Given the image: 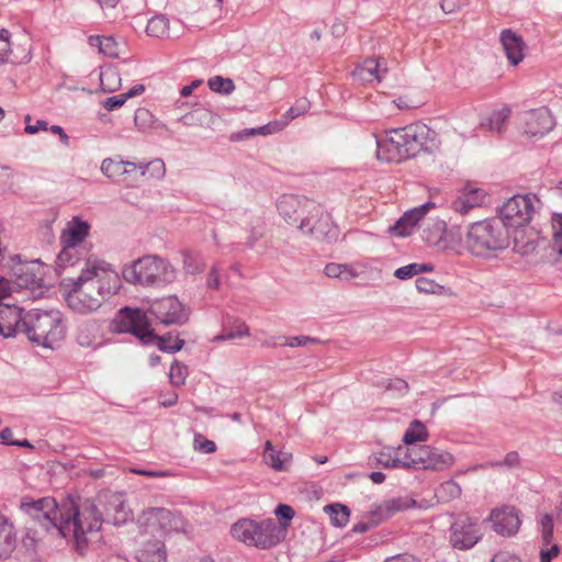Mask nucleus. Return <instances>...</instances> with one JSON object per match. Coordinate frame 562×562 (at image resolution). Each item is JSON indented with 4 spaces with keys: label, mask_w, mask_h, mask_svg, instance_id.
Here are the masks:
<instances>
[{
    "label": "nucleus",
    "mask_w": 562,
    "mask_h": 562,
    "mask_svg": "<svg viewBox=\"0 0 562 562\" xmlns=\"http://www.w3.org/2000/svg\"><path fill=\"white\" fill-rule=\"evenodd\" d=\"M424 128L418 125H408L386 132L383 143L375 135H370L362 142L366 151H372L381 161L400 162L415 157L424 147Z\"/></svg>",
    "instance_id": "1"
},
{
    "label": "nucleus",
    "mask_w": 562,
    "mask_h": 562,
    "mask_svg": "<svg viewBox=\"0 0 562 562\" xmlns=\"http://www.w3.org/2000/svg\"><path fill=\"white\" fill-rule=\"evenodd\" d=\"M20 507L53 536L59 538L68 536L70 513L69 510H61L54 498L42 497L32 499L24 497L21 501Z\"/></svg>",
    "instance_id": "2"
},
{
    "label": "nucleus",
    "mask_w": 562,
    "mask_h": 562,
    "mask_svg": "<svg viewBox=\"0 0 562 562\" xmlns=\"http://www.w3.org/2000/svg\"><path fill=\"white\" fill-rule=\"evenodd\" d=\"M21 326L22 333L31 341L46 348H54L66 334L58 314L54 312H31L23 318Z\"/></svg>",
    "instance_id": "3"
},
{
    "label": "nucleus",
    "mask_w": 562,
    "mask_h": 562,
    "mask_svg": "<svg viewBox=\"0 0 562 562\" xmlns=\"http://www.w3.org/2000/svg\"><path fill=\"white\" fill-rule=\"evenodd\" d=\"M114 329L121 333L131 331L144 344H156L164 352L179 351L184 345L182 339L176 338L172 346H167L166 338H159L154 334L146 314L138 308L121 310L114 323Z\"/></svg>",
    "instance_id": "4"
},
{
    "label": "nucleus",
    "mask_w": 562,
    "mask_h": 562,
    "mask_svg": "<svg viewBox=\"0 0 562 562\" xmlns=\"http://www.w3.org/2000/svg\"><path fill=\"white\" fill-rule=\"evenodd\" d=\"M508 236L496 218H485L471 224L465 238V247L475 255L504 249Z\"/></svg>",
    "instance_id": "5"
},
{
    "label": "nucleus",
    "mask_w": 562,
    "mask_h": 562,
    "mask_svg": "<svg viewBox=\"0 0 562 562\" xmlns=\"http://www.w3.org/2000/svg\"><path fill=\"white\" fill-rule=\"evenodd\" d=\"M137 525L142 535L155 542H162L180 529L178 514L164 507H149L143 510Z\"/></svg>",
    "instance_id": "6"
},
{
    "label": "nucleus",
    "mask_w": 562,
    "mask_h": 562,
    "mask_svg": "<svg viewBox=\"0 0 562 562\" xmlns=\"http://www.w3.org/2000/svg\"><path fill=\"white\" fill-rule=\"evenodd\" d=\"M383 467L385 468H416V469H441L452 462L449 453H439L430 447L406 448L404 457H391L384 454Z\"/></svg>",
    "instance_id": "7"
},
{
    "label": "nucleus",
    "mask_w": 562,
    "mask_h": 562,
    "mask_svg": "<svg viewBox=\"0 0 562 562\" xmlns=\"http://www.w3.org/2000/svg\"><path fill=\"white\" fill-rule=\"evenodd\" d=\"M173 273L175 269L168 260L157 256H144L132 263L124 272V278L134 284L151 285Z\"/></svg>",
    "instance_id": "8"
},
{
    "label": "nucleus",
    "mask_w": 562,
    "mask_h": 562,
    "mask_svg": "<svg viewBox=\"0 0 562 562\" xmlns=\"http://www.w3.org/2000/svg\"><path fill=\"white\" fill-rule=\"evenodd\" d=\"M234 537L247 544L259 548H269L282 541L283 532L271 521L257 524L252 520L244 519L233 526Z\"/></svg>",
    "instance_id": "9"
},
{
    "label": "nucleus",
    "mask_w": 562,
    "mask_h": 562,
    "mask_svg": "<svg viewBox=\"0 0 562 562\" xmlns=\"http://www.w3.org/2000/svg\"><path fill=\"white\" fill-rule=\"evenodd\" d=\"M535 205L528 195L516 194L506 200L498 210L505 226L514 229L525 228L532 220Z\"/></svg>",
    "instance_id": "10"
},
{
    "label": "nucleus",
    "mask_w": 562,
    "mask_h": 562,
    "mask_svg": "<svg viewBox=\"0 0 562 562\" xmlns=\"http://www.w3.org/2000/svg\"><path fill=\"white\" fill-rule=\"evenodd\" d=\"M31 60L30 38L25 34H12L7 29L0 30V65H22Z\"/></svg>",
    "instance_id": "11"
},
{
    "label": "nucleus",
    "mask_w": 562,
    "mask_h": 562,
    "mask_svg": "<svg viewBox=\"0 0 562 562\" xmlns=\"http://www.w3.org/2000/svg\"><path fill=\"white\" fill-rule=\"evenodd\" d=\"M450 532L452 546L461 550L472 548L481 539L476 521L468 516L458 517L451 525Z\"/></svg>",
    "instance_id": "12"
},
{
    "label": "nucleus",
    "mask_w": 562,
    "mask_h": 562,
    "mask_svg": "<svg viewBox=\"0 0 562 562\" xmlns=\"http://www.w3.org/2000/svg\"><path fill=\"white\" fill-rule=\"evenodd\" d=\"M487 201L488 193L483 187L468 182L459 190L453 205L458 213L465 215L472 210L485 206Z\"/></svg>",
    "instance_id": "13"
},
{
    "label": "nucleus",
    "mask_w": 562,
    "mask_h": 562,
    "mask_svg": "<svg viewBox=\"0 0 562 562\" xmlns=\"http://www.w3.org/2000/svg\"><path fill=\"white\" fill-rule=\"evenodd\" d=\"M490 520L494 530L503 536H510L518 531L520 519L517 510L510 506H503L491 512Z\"/></svg>",
    "instance_id": "14"
},
{
    "label": "nucleus",
    "mask_w": 562,
    "mask_h": 562,
    "mask_svg": "<svg viewBox=\"0 0 562 562\" xmlns=\"http://www.w3.org/2000/svg\"><path fill=\"white\" fill-rule=\"evenodd\" d=\"M12 284L16 289V295L21 302L40 297L43 294V280L29 270L19 273Z\"/></svg>",
    "instance_id": "15"
},
{
    "label": "nucleus",
    "mask_w": 562,
    "mask_h": 562,
    "mask_svg": "<svg viewBox=\"0 0 562 562\" xmlns=\"http://www.w3.org/2000/svg\"><path fill=\"white\" fill-rule=\"evenodd\" d=\"M16 547V528L9 518L0 513V562L10 560Z\"/></svg>",
    "instance_id": "16"
},
{
    "label": "nucleus",
    "mask_w": 562,
    "mask_h": 562,
    "mask_svg": "<svg viewBox=\"0 0 562 562\" xmlns=\"http://www.w3.org/2000/svg\"><path fill=\"white\" fill-rule=\"evenodd\" d=\"M432 204L426 203L418 207L407 211L397 222L391 227V233L398 237L409 236L418 223L424 218L427 211Z\"/></svg>",
    "instance_id": "17"
},
{
    "label": "nucleus",
    "mask_w": 562,
    "mask_h": 562,
    "mask_svg": "<svg viewBox=\"0 0 562 562\" xmlns=\"http://www.w3.org/2000/svg\"><path fill=\"white\" fill-rule=\"evenodd\" d=\"M21 310L16 303H9L0 306V335L12 337L16 331L22 333Z\"/></svg>",
    "instance_id": "18"
},
{
    "label": "nucleus",
    "mask_w": 562,
    "mask_h": 562,
    "mask_svg": "<svg viewBox=\"0 0 562 562\" xmlns=\"http://www.w3.org/2000/svg\"><path fill=\"white\" fill-rule=\"evenodd\" d=\"M156 313L166 325L180 324L187 316L183 305L176 296L162 299L157 306Z\"/></svg>",
    "instance_id": "19"
},
{
    "label": "nucleus",
    "mask_w": 562,
    "mask_h": 562,
    "mask_svg": "<svg viewBox=\"0 0 562 562\" xmlns=\"http://www.w3.org/2000/svg\"><path fill=\"white\" fill-rule=\"evenodd\" d=\"M501 42L506 57L512 66H517L525 58L526 44L522 38L512 30L501 33Z\"/></svg>",
    "instance_id": "20"
},
{
    "label": "nucleus",
    "mask_w": 562,
    "mask_h": 562,
    "mask_svg": "<svg viewBox=\"0 0 562 562\" xmlns=\"http://www.w3.org/2000/svg\"><path fill=\"white\" fill-rule=\"evenodd\" d=\"M429 240L443 247H453L461 244L462 238L458 226H448L443 222H437Z\"/></svg>",
    "instance_id": "21"
},
{
    "label": "nucleus",
    "mask_w": 562,
    "mask_h": 562,
    "mask_svg": "<svg viewBox=\"0 0 562 562\" xmlns=\"http://www.w3.org/2000/svg\"><path fill=\"white\" fill-rule=\"evenodd\" d=\"M554 126L552 115L547 110L532 112L527 120L526 133L537 136L543 135L551 131Z\"/></svg>",
    "instance_id": "22"
},
{
    "label": "nucleus",
    "mask_w": 562,
    "mask_h": 562,
    "mask_svg": "<svg viewBox=\"0 0 562 562\" xmlns=\"http://www.w3.org/2000/svg\"><path fill=\"white\" fill-rule=\"evenodd\" d=\"M106 280V284H102L99 286V292L101 294L111 295L117 293L121 289V279L117 272L111 270L110 268L102 267L99 276V280Z\"/></svg>",
    "instance_id": "23"
},
{
    "label": "nucleus",
    "mask_w": 562,
    "mask_h": 562,
    "mask_svg": "<svg viewBox=\"0 0 562 562\" xmlns=\"http://www.w3.org/2000/svg\"><path fill=\"white\" fill-rule=\"evenodd\" d=\"M514 244L518 252L526 255L535 249L536 246V234L532 231L527 232L524 228L515 229Z\"/></svg>",
    "instance_id": "24"
},
{
    "label": "nucleus",
    "mask_w": 562,
    "mask_h": 562,
    "mask_svg": "<svg viewBox=\"0 0 562 562\" xmlns=\"http://www.w3.org/2000/svg\"><path fill=\"white\" fill-rule=\"evenodd\" d=\"M510 110L501 108L493 111L485 121V127L493 133H502L509 117Z\"/></svg>",
    "instance_id": "25"
},
{
    "label": "nucleus",
    "mask_w": 562,
    "mask_h": 562,
    "mask_svg": "<svg viewBox=\"0 0 562 562\" xmlns=\"http://www.w3.org/2000/svg\"><path fill=\"white\" fill-rule=\"evenodd\" d=\"M60 239L63 249L56 260V269L59 273L66 270L70 260V254L68 252V248H70V222H67L66 227L63 229Z\"/></svg>",
    "instance_id": "26"
},
{
    "label": "nucleus",
    "mask_w": 562,
    "mask_h": 562,
    "mask_svg": "<svg viewBox=\"0 0 562 562\" xmlns=\"http://www.w3.org/2000/svg\"><path fill=\"white\" fill-rule=\"evenodd\" d=\"M380 64L376 59H367L356 68V74L363 80L367 81H381L379 74Z\"/></svg>",
    "instance_id": "27"
},
{
    "label": "nucleus",
    "mask_w": 562,
    "mask_h": 562,
    "mask_svg": "<svg viewBox=\"0 0 562 562\" xmlns=\"http://www.w3.org/2000/svg\"><path fill=\"white\" fill-rule=\"evenodd\" d=\"M169 20L162 15L154 16L149 20L146 26V33L148 36L160 38L169 32Z\"/></svg>",
    "instance_id": "28"
},
{
    "label": "nucleus",
    "mask_w": 562,
    "mask_h": 562,
    "mask_svg": "<svg viewBox=\"0 0 562 562\" xmlns=\"http://www.w3.org/2000/svg\"><path fill=\"white\" fill-rule=\"evenodd\" d=\"M325 512L329 515L330 521L335 527H342L349 520L350 512L347 506L341 504H333L325 507Z\"/></svg>",
    "instance_id": "29"
},
{
    "label": "nucleus",
    "mask_w": 562,
    "mask_h": 562,
    "mask_svg": "<svg viewBox=\"0 0 562 562\" xmlns=\"http://www.w3.org/2000/svg\"><path fill=\"white\" fill-rule=\"evenodd\" d=\"M428 437V432L425 426L420 422H413L403 437V441L407 445H414L416 442L425 441Z\"/></svg>",
    "instance_id": "30"
},
{
    "label": "nucleus",
    "mask_w": 562,
    "mask_h": 562,
    "mask_svg": "<svg viewBox=\"0 0 562 562\" xmlns=\"http://www.w3.org/2000/svg\"><path fill=\"white\" fill-rule=\"evenodd\" d=\"M90 225L79 218H72V247L83 243L86 238L89 236Z\"/></svg>",
    "instance_id": "31"
},
{
    "label": "nucleus",
    "mask_w": 562,
    "mask_h": 562,
    "mask_svg": "<svg viewBox=\"0 0 562 562\" xmlns=\"http://www.w3.org/2000/svg\"><path fill=\"white\" fill-rule=\"evenodd\" d=\"M89 44L92 47L98 48L99 53H101L103 55H106V56L116 55L115 43L110 37L90 36Z\"/></svg>",
    "instance_id": "32"
},
{
    "label": "nucleus",
    "mask_w": 562,
    "mask_h": 562,
    "mask_svg": "<svg viewBox=\"0 0 562 562\" xmlns=\"http://www.w3.org/2000/svg\"><path fill=\"white\" fill-rule=\"evenodd\" d=\"M416 288L420 293L427 295L440 296L445 293V288L428 278H419L416 281Z\"/></svg>",
    "instance_id": "33"
},
{
    "label": "nucleus",
    "mask_w": 562,
    "mask_h": 562,
    "mask_svg": "<svg viewBox=\"0 0 562 562\" xmlns=\"http://www.w3.org/2000/svg\"><path fill=\"white\" fill-rule=\"evenodd\" d=\"M101 88L105 92H114L121 82L119 74L113 69L104 70L100 76Z\"/></svg>",
    "instance_id": "34"
},
{
    "label": "nucleus",
    "mask_w": 562,
    "mask_h": 562,
    "mask_svg": "<svg viewBox=\"0 0 562 562\" xmlns=\"http://www.w3.org/2000/svg\"><path fill=\"white\" fill-rule=\"evenodd\" d=\"M101 268L102 267L97 263H88L87 268L81 271L77 281L72 284V291L80 289L86 282L91 281L94 277L99 278Z\"/></svg>",
    "instance_id": "35"
},
{
    "label": "nucleus",
    "mask_w": 562,
    "mask_h": 562,
    "mask_svg": "<svg viewBox=\"0 0 562 562\" xmlns=\"http://www.w3.org/2000/svg\"><path fill=\"white\" fill-rule=\"evenodd\" d=\"M4 300H12L15 303L21 302L16 295V289L13 286L12 281L0 278V306L5 305Z\"/></svg>",
    "instance_id": "36"
},
{
    "label": "nucleus",
    "mask_w": 562,
    "mask_h": 562,
    "mask_svg": "<svg viewBox=\"0 0 562 562\" xmlns=\"http://www.w3.org/2000/svg\"><path fill=\"white\" fill-rule=\"evenodd\" d=\"M416 501L413 497H397L389 501L385 504V510L387 513H395L400 510H406L408 508L415 507Z\"/></svg>",
    "instance_id": "37"
},
{
    "label": "nucleus",
    "mask_w": 562,
    "mask_h": 562,
    "mask_svg": "<svg viewBox=\"0 0 562 562\" xmlns=\"http://www.w3.org/2000/svg\"><path fill=\"white\" fill-rule=\"evenodd\" d=\"M431 270V267L427 265L422 263H409L407 266L401 267L395 271V276L401 279L405 280L408 278H412L413 276H416L423 271Z\"/></svg>",
    "instance_id": "38"
},
{
    "label": "nucleus",
    "mask_w": 562,
    "mask_h": 562,
    "mask_svg": "<svg viewBox=\"0 0 562 562\" xmlns=\"http://www.w3.org/2000/svg\"><path fill=\"white\" fill-rule=\"evenodd\" d=\"M553 228V248L559 255H562V214L552 216Z\"/></svg>",
    "instance_id": "39"
},
{
    "label": "nucleus",
    "mask_w": 562,
    "mask_h": 562,
    "mask_svg": "<svg viewBox=\"0 0 562 562\" xmlns=\"http://www.w3.org/2000/svg\"><path fill=\"white\" fill-rule=\"evenodd\" d=\"M325 273L329 278L347 279L353 277V272L349 267L339 263L327 265L325 268Z\"/></svg>",
    "instance_id": "40"
},
{
    "label": "nucleus",
    "mask_w": 562,
    "mask_h": 562,
    "mask_svg": "<svg viewBox=\"0 0 562 562\" xmlns=\"http://www.w3.org/2000/svg\"><path fill=\"white\" fill-rule=\"evenodd\" d=\"M209 87L211 90L218 93H231L234 90L233 81L223 77H214L210 79Z\"/></svg>",
    "instance_id": "41"
},
{
    "label": "nucleus",
    "mask_w": 562,
    "mask_h": 562,
    "mask_svg": "<svg viewBox=\"0 0 562 562\" xmlns=\"http://www.w3.org/2000/svg\"><path fill=\"white\" fill-rule=\"evenodd\" d=\"M269 460V464L277 471H282L285 467V463L291 459V454H283L280 451L271 449V453L267 456Z\"/></svg>",
    "instance_id": "42"
},
{
    "label": "nucleus",
    "mask_w": 562,
    "mask_h": 562,
    "mask_svg": "<svg viewBox=\"0 0 562 562\" xmlns=\"http://www.w3.org/2000/svg\"><path fill=\"white\" fill-rule=\"evenodd\" d=\"M92 529L88 517L78 510L72 509V532L90 531Z\"/></svg>",
    "instance_id": "43"
},
{
    "label": "nucleus",
    "mask_w": 562,
    "mask_h": 562,
    "mask_svg": "<svg viewBox=\"0 0 562 562\" xmlns=\"http://www.w3.org/2000/svg\"><path fill=\"white\" fill-rule=\"evenodd\" d=\"M274 514L279 517V519L284 520V522L282 524L284 528L288 527L289 522L294 517V510L292 509V507L284 504H280L276 508Z\"/></svg>",
    "instance_id": "44"
},
{
    "label": "nucleus",
    "mask_w": 562,
    "mask_h": 562,
    "mask_svg": "<svg viewBox=\"0 0 562 562\" xmlns=\"http://www.w3.org/2000/svg\"><path fill=\"white\" fill-rule=\"evenodd\" d=\"M194 447L203 453H212L216 449V446L213 441L207 440L200 435L194 438Z\"/></svg>",
    "instance_id": "45"
},
{
    "label": "nucleus",
    "mask_w": 562,
    "mask_h": 562,
    "mask_svg": "<svg viewBox=\"0 0 562 562\" xmlns=\"http://www.w3.org/2000/svg\"><path fill=\"white\" fill-rule=\"evenodd\" d=\"M542 536L547 543H550L553 535V519L550 515H544L541 519Z\"/></svg>",
    "instance_id": "46"
},
{
    "label": "nucleus",
    "mask_w": 562,
    "mask_h": 562,
    "mask_svg": "<svg viewBox=\"0 0 562 562\" xmlns=\"http://www.w3.org/2000/svg\"><path fill=\"white\" fill-rule=\"evenodd\" d=\"M25 133L27 134H35L37 133L38 131H46L48 130V123L46 121H43V120H38L36 121L35 124H31V116L30 115H26L25 119Z\"/></svg>",
    "instance_id": "47"
},
{
    "label": "nucleus",
    "mask_w": 562,
    "mask_h": 562,
    "mask_svg": "<svg viewBox=\"0 0 562 562\" xmlns=\"http://www.w3.org/2000/svg\"><path fill=\"white\" fill-rule=\"evenodd\" d=\"M125 166H130L132 167L133 169H135V165L134 164H130V162H115L113 161L112 159H106L102 162V171L106 175V176H112V169H120L121 167H125Z\"/></svg>",
    "instance_id": "48"
},
{
    "label": "nucleus",
    "mask_w": 562,
    "mask_h": 562,
    "mask_svg": "<svg viewBox=\"0 0 562 562\" xmlns=\"http://www.w3.org/2000/svg\"><path fill=\"white\" fill-rule=\"evenodd\" d=\"M169 375L173 384H182L186 378V369L180 364H173Z\"/></svg>",
    "instance_id": "49"
},
{
    "label": "nucleus",
    "mask_w": 562,
    "mask_h": 562,
    "mask_svg": "<svg viewBox=\"0 0 562 562\" xmlns=\"http://www.w3.org/2000/svg\"><path fill=\"white\" fill-rule=\"evenodd\" d=\"M88 531H78V532H72L74 533V537H75V547H76V550L78 551V553L80 554H83L87 546H88V539L86 537V533Z\"/></svg>",
    "instance_id": "50"
},
{
    "label": "nucleus",
    "mask_w": 562,
    "mask_h": 562,
    "mask_svg": "<svg viewBox=\"0 0 562 562\" xmlns=\"http://www.w3.org/2000/svg\"><path fill=\"white\" fill-rule=\"evenodd\" d=\"M57 220V214L52 213L45 221L43 225L44 236L47 238V240L54 239V233H53V225Z\"/></svg>",
    "instance_id": "51"
},
{
    "label": "nucleus",
    "mask_w": 562,
    "mask_h": 562,
    "mask_svg": "<svg viewBox=\"0 0 562 562\" xmlns=\"http://www.w3.org/2000/svg\"><path fill=\"white\" fill-rule=\"evenodd\" d=\"M405 450L403 447L398 446L397 448H393V447H385L380 453H379V457H378V462L380 464L383 465V462H382V459H383V456L386 453V454H390L391 457H396V456H400V457H404L405 454Z\"/></svg>",
    "instance_id": "52"
},
{
    "label": "nucleus",
    "mask_w": 562,
    "mask_h": 562,
    "mask_svg": "<svg viewBox=\"0 0 562 562\" xmlns=\"http://www.w3.org/2000/svg\"><path fill=\"white\" fill-rule=\"evenodd\" d=\"M560 548L558 544H551L549 549L541 550L540 562H550L553 558L558 557Z\"/></svg>",
    "instance_id": "53"
},
{
    "label": "nucleus",
    "mask_w": 562,
    "mask_h": 562,
    "mask_svg": "<svg viewBox=\"0 0 562 562\" xmlns=\"http://www.w3.org/2000/svg\"><path fill=\"white\" fill-rule=\"evenodd\" d=\"M126 102L123 94L109 98L104 101L103 105L108 111H112L114 108L122 106Z\"/></svg>",
    "instance_id": "54"
},
{
    "label": "nucleus",
    "mask_w": 562,
    "mask_h": 562,
    "mask_svg": "<svg viewBox=\"0 0 562 562\" xmlns=\"http://www.w3.org/2000/svg\"><path fill=\"white\" fill-rule=\"evenodd\" d=\"M153 178H161L165 175V164L161 160H155L148 165Z\"/></svg>",
    "instance_id": "55"
},
{
    "label": "nucleus",
    "mask_w": 562,
    "mask_h": 562,
    "mask_svg": "<svg viewBox=\"0 0 562 562\" xmlns=\"http://www.w3.org/2000/svg\"><path fill=\"white\" fill-rule=\"evenodd\" d=\"M440 8L443 13L451 14L459 8V0H440Z\"/></svg>",
    "instance_id": "56"
},
{
    "label": "nucleus",
    "mask_w": 562,
    "mask_h": 562,
    "mask_svg": "<svg viewBox=\"0 0 562 562\" xmlns=\"http://www.w3.org/2000/svg\"><path fill=\"white\" fill-rule=\"evenodd\" d=\"M417 101L418 100L414 97H409V98L398 97L394 100V103L400 109H409V108H413L417 103Z\"/></svg>",
    "instance_id": "57"
},
{
    "label": "nucleus",
    "mask_w": 562,
    "mask_h": 562,
    "mask_svg": "<svg viewBox=\"0 0 562 562\" xmlns=\"http://www.w3.org/2000/svg\"><path fill=\"white\" fill-rule=\"evenodd\" d=\"M492 562H521L520 559L512 553L508 552H501L497 553Z\"/></svg>",
    "instance_id": "58"
},
{
    "label": "nucleus",
    "mask_w": 562,
    "mask_h": 562,
    "mask_svg": "<svg viewBox=\"0 0 562 562\" xmlns=\"http://www.w3.org/2000/svg\"><path fill=\"white\" fill-rule=\"evenodd\" d=\"M385 562H419L415 557L404 554L389 558Z\"/></svg>",
    "instance_id": "59"
},
{
    "label": "nucleus",
    "mask_w": 562,
    "mask_h": 562,
    "mask_svg": "<svg viewBox=\"0 0 562 562\" xmlns=\"http://www.w3.org/2000/svg\"><path fill=\"white\" fill-rule=\"evenodd\" d=\"M50 131H52V133H54L56 135H59V137H60V139H61V142L64 144H66V145L68 144L69 137H68V135L64 132V130L60 126L53 125L50 127Z\"/></svg>",
    "instance_id": "60"
},
{
    "label": "nucleus",
    "mask_w": 562,
    "mask_h": 562,
    "mask_svg": "<svg viewBox=\"0 0 562 562\" xmlns=\"http://www.w3.org/2000/svg\"><path fill=\"white\" fill-rule=\"evenodd\" d=\"M144 90H145L144 86L138 85V86H135L134 88H132L128 92L123 93V97L125 98V100H127L136 94L142 93Z\"/></svg>",
    "instance_id": "61"
},
{
    "label": "nucleus",
    "mask_w": 562,
    "mask_h": 562,
    "mask_svg": "<svg viewBox=\"0 0 562 562\" xmlns=\"http://www.w3.org/2000/svg\"><path fill=\"white\" fill-rule=\"evenodd\" d=\"M12 430L10 428H4L0 431V438L2 439L3 442L5 443H9V445H12Z\"/></svg>",
    "instance_id": "62"
},
{
    "label": "nucleus",
    "mask_w": 562,
    "mask_h": 562,
    "mask_svg": "<svg viewBox=\"0 0 562 562\" xmlns=\"http://www.w3.org/2000/svg\"><path fill=\"white\" fill-rule=\"evenodd\" d=\"M102 9L112 10L116 7L120 0H98Z\"/></svg>",
    "instance_id": "63"
},
{
    "label": "nucleus",
    "mask_w": 562,
    "mask_h": 562,
    "mask_svg": "<svg viewBox=\"0 0 562 562\" xmlns=\"http://www.w3.org/2000/svg\"><path fill=\"white\" fill-rule=\"evenodd\" d=\"M131 471L133 473L147 475V476H155V477L165 476L164 472L145 471V470H138V469H132Z\"/></svg>",
    "instance_id": "64"
}]
</instances>
